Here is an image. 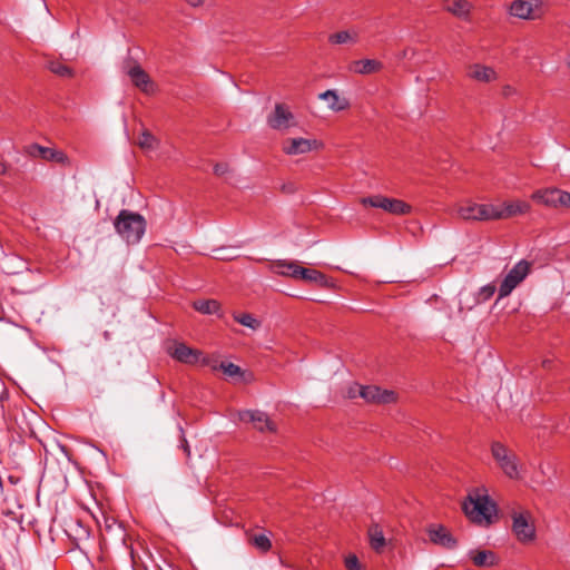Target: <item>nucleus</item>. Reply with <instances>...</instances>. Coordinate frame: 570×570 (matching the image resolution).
Here are the masks:
<instances>
[{
    "instance_id": "11",
    "label": "nucleus",
    "mask_w": 570,
    "mask_h": 570,
    "mask_svg": "<svg viewBox=\"0 0 570 570\" xmlns=\"http://www.w3.org/2000/svg\"><path fill=\"white\" fill-rule=\"evenodd\" d=\"M456 212L464 220H492L493 205L466 202L461 204Z\"/></svg>"
},
{
    "instance_id": "13",
    "label": "nucleus",
    "mask_w": 570,
    "mask_h": 570,
    "mask_svg": "<svg viewBox=\"0 0 570 570\" xmlns=\"http://www.w3.org/2000/svg\"><path fill=\"white\" fill-rule=\"evenodd\" d=\"M240 422H250L254 428L259 432H275L276 425L272 422L268 415L259 410H244L237 413Z\"/></svg>"
},
{
    "instance_id": "15",
    "label": "nucleus",
    "mask_w": 570,
    "mask_h": 570,
    "mask_svg": "<svg viewBox=\"0 0 570 570\" xmlns=\"http://www.w3.org/2000/svg\"><path fill=\"white\" fill-rule=\"evenodd\" d=\"M429 539L432 543L445 549H454L458 546L456 539L441 524H431L428 528Z\"/></svg>"
},
{
    "instance_id": "16",
    "label": "nucleus",
    "mask_w": 570,
    "mask_h": 570,
    "mask_svg": "<svg viewBox=\"0 0 570 570\" xmlns=\"http://www.w3.org/2000/svg\"><path fill=\"white\" fill-rule=\"evenodd\" d=\"M564 190L558 188L539 189L532 194V199L549 207H564Z\"/></svg>"
},
{
    "instance_id": "4",
    "label": "nucleus",
    "mask_w": 570,
    "mask_h": 570,
    "mask_svg": "<svg viewBox=\"0 0 570 570\" xmlns=\"http://www.w3.org/2000/svg\"><path fill=\"white\" fill-rule=\"evenodd\" d=\"M491 453L502 472L509 479H520V464L517 455L508 450V448L500 443L493 442L491 445Z\"/></svg>"
},
{
    "instance_id": "25",
    "label": "nucleus",
    "mask_w": 570,
    "mask_h": 570,
    "mask_svg": "<svg viewBox=\"0 0 570 570\" xmlns=\"http://www.w3.org/2000/svg\"><path fill=\"white\" fill-rule=\"evenodd\" d=\"M358 41V32L354 29L342 30L332 33L328 37V42L332 45H355Z\"/></svg>"
},
{
    "instance_id": "36",
    "label": "nucleus",
    "mask_w": 570,
    "mask_h": 570,
    "mask_svg": "<svg viewBox=\"0 0 570 570\" xmlns=\"http://www.w3.org/2000/svg\"><path fill=\"white\" fill-rule=\"evenodd\" d=\"M214 171H215L216 175L223 176V175H225L228 171V166L225 165V164H217L214 167Z\"/></svg>"
},
{
    "instance_id": "42",
    "label": "nucleus",
    "mask_w": 570,
    "mask_h": 570,
    "mask_svg": "<svg viewBox=\"0 0 570 570\" xmlns=\"http://www.w3.org/2000/svg\"><path fill=\"white\" fill-rule=\"evenodd\" d=\"M564 198V207H570V193L566 191V195H563Z\"/></svg>"
},
{
    "instance_id": "20",
    "label": "nucleus",
    "mask_w": 570,
    "mask_h": 570,
    "mask_svg": "<svg viewBox=\"0 0 570 570\" xmlns=\"http://www.w3.org/2000/svg\"><path fill=\"white\" fill-rule=\"evenodd\" d=\"M271 269L273 273L282 276L292 277L294 279L299 278V269H302V266H299L297 263L286 259H279L273 263L271 266Z\"/></svg>"
},
{
    "instance_id": "18",
    "label": "nucleus",
    "mask_w": 570,
    "mask_h": 570,
    "mask_svg": "<svg viewBox=\"0 0 570 570\" xmlns=\"http://www.w3.org/2000/svg\"><path fill=\"white\" fill-rule=\"evenodd\" d=\"M466 76L479 82H491L497 79V72L492 67L481 63H472L468 67Z\"/></svg>"
},
{
    "instance_id": "33",
    "label": "nucleus",
    "mask_w": 570,
    "mask_h": 570,
    "mask_svg": "<svg viewBox=\"0 0 570 570\" xmlns=\"http://www.w3.org/2000/svg\"><path fill=\"white\" fill-rule=\"evenodd\" d=\"M48 68L51 72H53L60 77H72L73 76L72 70L68 66H66L59 61H51L48 65Z\"/></svg>"
},
{
    "instance_id": "27",
    "label": "nucleus",
    "mask_w": 570,
    "mask_h": 570,
    "mask_svg": "<svg viewBox=\"0 0 570 570\" xmlns=\"http://www.w3.org/2000/svg\"><path fill=\"white\" fill-rule=\"evenodd\" d=\"M298 279H303V281H306L309 283L320 284L322 286H325L327 284V278L324 274H322L321 272H318L316 269L305 268V267H302V269H299V278Z\"/></svg>"
},
{
    "instance_id": "28",
    "label": "nucleus",
    "mask_w": 570,
    "mask_h": 570,
    "mask_svg": "<svg viewBox=\"0 0 570 570\" xmlns=\"http://www.w3.org/2000/svg\"><path fill=\"white\" fill-rule=\"evenodd\" d=\"M368 539L371 548L374 551L381 552L383 550L385 546V538L379 525H372L368 529Z\"/></svg>"
},
{
    "instance_id": "29",
    "label": "nucleus",
    "mask_w": 570,
    "mask_h": 570,
    "mask_svg": "<svg viewBox=\"0 0 570 570\" xmlns=\"http://www.w3.org/2000/svg\"><path fill=\"white\" fill-rule=\"evenodd\" d=\"M194 308L206 315L217 314L219 312V303L215 299L196 301Z\"/></svg>"
},
{
    "instance_id": "14",
    "label": "nucleus",
    "mask_w": 570,
    "mask_h": 570,
    "mask_svg": "<svg viewBox=\"0 0 570 570\" xmlns=\"http://www.w3.org/2000/svg\"><path fill=\"white\" fill-rule=\"evenodd\" d=\"M530 208V204L524 200L504 203L501 206L493 205L492 220L527 214Z\"/></svg>"
},
{
    "instance_id": "21",
    "label": "nucleus",
    "mask_w": 570,
    "mask_h": 570,
    "mask_svg": "<svg viewBox=\"0 0 570 570\" xmlns=\"http://www.w3.org/2000/svg\"><path fill=\"white\" fill-rule=\"evenodd\" d=\"M383 69V63L375 59H361L353 61L350 70L357 75H371Z\"/></svg>"
},
{
    "instance_id": "5",
    "label": "nucleus",
    "mask_w": 570,
    "mask_h": 570,
    "mask_svg": "<svg viewBox=\"0 0 570 570\" xmlns=\"http://www.w3.org/2000/svg\"><path fill=\"white\" fill-rule=\"evenodd\" d=\"M364 206L383 209L392 215H406L411 213L412 207L405 202L396 198H389L382 195L364 197L361 199Z\"/></svg>"
},
{
    "instance_id": "37",
    "label": "nucleus",
    "mask_w": 570,
    "mask_h": 570,
    "mask_svg": "<svg viewBox=\"0 0 570 570\" xmlns=\"http://www.w3.org/2000/svg\"><path fill=\"white\" fill-rule=\"evenodd\" d=\"M514 94H515V89H514L512 86H510V85H505V86H503V88H502V95H503L504 97H507V98H508V97L513 96Z\"/></svg>"
},
{
    "instance_id": "1",
    "label": "nucleus",
    "mask_w": 570,
    "mask_h": 570,
    "mask_svg": "<svg viewBox=\"0 0 570 570\" xmlns=\"http://www.w3.org/2000/svg\"><path fill=\"white\" fill-rule=\"evenodd\" d=\"M465 515L474 523L489 525L497 514V507L485 490H474L463 503Z\"/></svg>"
},
{
    "instance_id": "6",
    "label": "nucleus",
    "mask_w": 570,
    "mask_h": 570,
    "mask_svg": "<svg viewBox=\"0 0 570 570\" xmlns=\"http://www.w3.org/2000/svg\"><path fill=\"white\" fill-rule=\"evenodd\" d=\"M269 128L278 131H287L297 126V120L291 108L285 104H276L266 118Z\"/></svg>"
},
{
    "instance_id": "3",
    "label": "nucleus",
    "mask_w": 570,
    "mask_h": 570,
    "mask_svg": "<svg viewBox=\"0 0 570 570\" xmlns=\"http://www.w3.org/2000/svg\"><path fill=\"white\" fill-rule=\"evenodd\" d=\"M510 517L512 520L511 530L517 540L523 544L533 542L537 538L533 514L525 509H512Z\"/></svg>"
},
{
    "instance_id": "35",
    "label": "nucleus",
    "mask_w": 570,
    "mask_h": 570,
    "mask_svg": "<svg viewBox=\"0 0 570 570\" xmlns=\"http://www.w3.org/2000/svg\"><path fill=\"white\" fill-rule=\"evenodd\" d=\"M494 292L495 287L493 285H487L481 288V294L483 295L484 298H489L494 294Z\"/></svg>"
},
{
    "instance_id": "44",
    "label": "nucleus",
    "mask_w": 570,
    "mask_h": 570,
    "mask_svg": "<svg viewBox=\"0 0 570 570\" xmlns=\"http://www.w3.org/2000/svg\"><path fill=\"white\" fill-rule=\"evenodd\" d=\"M6 173V166L4 164L0 163V175Z\"/></svg>"
},
{
    "instance_id": "10",
    "label": "nucleus",
    "mask_w": 570,
    "mask_h": 570,
    "mask_svg": "<svg viewBox=\"0 0 570 570\" xmlns=\"http://www.w3.org/2000/svg\"><path fill=\"white\" fill-rule=\"evenodd\" d=\"M529 263L520 261L507 274L499 288V297H505L525 278L529 273Z\"/></svg>"
},
{
    "instance_id": "9",
    "label": "nucleus",
    "mask_w": 570,
    "mask_h": 570,
    "mask_svg": "<svg viewBox=\"0 0 570 570\" xmlns=\"http://www.w3.org/2000/svg\"><path fill=\"white\" fill-rule=\"evenodd\" d=\"M542 0H513L509 6V14L521 20H537L542 17Z\"/></svg>"
},
{
    "instance_id": "43",
    "label": "nucleus",
    "mask_w": 570,
    "mask_h": 570,
    "mask_svg": "<svg viewBox=\"0 0 570 570\" xmlns=\"http://www.w3.org/2000/svg\"><path fill=\"white\" fill-rule=\"evenodd\" d=\"M8 480H9V482H10L11 484H17V483L19 482V478L13 476V475H10V476L8 478Z\"/></svg>"
},
{
    "instance_id": "22",
    "label": "nucleus",
    "mask_w": 570,
    "mask_h": 570,
    "mask_svg": "<svg viewBox=\"0 0 570 570\" xmlns=\"http://www.w3.org/2000/svg\"><path fill=\"white\" fill-rule=\"evenodd\" d=\"M321 100L326 101L327 107L333 111H342L350 107V102L345 97H341L336 90H326L318 95Z\"/></svg>"
},
{
    "instance_id": "34",
    "label": "nucleus",
    "mask_w": 570,
    "mask_h": 570,
    "mask_svg": "<svg viewBox=\"0 0 570 570\" xmlns=\"http://www.w3.org/2000/svg\"><path fill=\"white\" fill-rule=\"evenodd\" d=\"M345 567L347 570H365L355 554L345 558Z\"/></svg>"
},
{
    "instance_id": "31",
    "label": "nucleus",
    "mask_w": 570,
    "mask_h": 570,
    "mask_svg": "<svg viewBox=\"0 0 570 570\" xmlns=\"http://www.w3.org/2000/svg\"><path fill=\"white\" fill-rule=\"evenodd\" d=\"M138 145L140 148H142L145 150H154L157 147L158 141H157L156 137L153 136L150 132L144 131L138 137Z\"/></svg>"
},
{
    "instance_id": "7",
    "label": "nucleus",
    "mask_w": 570,
    "mask_h": 570,
    "mask_svg": "<svg viewBox=\"0 0 570 570\" xmlns=\"http://www.w3.org/2000/svg\"><path fill=\"white\" fill-rule=\"evenodd\" d=\"M168 353L178 362L194 365L200 363L202 365H210V358L203 356L202 352L187 346L180 342H174L168 347Z\"/></svg>"
},
{
    "instance_id": "23",
    "label": "nucleus",
    "mask_w": 570,
    "mask_h": 570,
    "mask_svg": "<svg viewBox=\"0 0 570 570\" xmlns=\"http://www.w3.org/2000/svg\"><path fill=\"white\" fill-rule=\"evenodd\" d=\"M29 153L35 157H41L46 160H53L57 163H63L67 158L66 155L60 150L42 147L37 144L30 146Z\"/></svg>"
},
{
    "instance_id": "30",
    "label": "nucleus",
    "mask_w": 570,
    "mask_h": 570,
    "mask_svg": "<svg viewBox=\"0 0 570 570\" xmlns=\"http://www.w3.org/2000/svg\"><path fill=\"white\" fill-rule=\"evenodd\" d=\"M213 370H222L227 376L234 377L242 374V368L234 363L220 362L218 365L210 358V365Z\"/></svg>"
},
{
    "instance_id": "26",
    "label": "nucleus",
    "mask_w": 570,
    "mask_h": 570,
    "mask_svg": "<svg viewBox=\"0 0 570 570\" xmlns=\"http://www.w3.org/2000/svg\"><path fill=\"white\" fill-rule=\"evenodd\" d=\"M248 542L258 551L265 553L271 550L272 541L265 533H248Z\"/></svg>"
},
{
    "instance_id": "8",
    "label": "nucleus",
    "mask_w": 570,
    "mask_h": 570,
    "mask_svg": "<svg viewBox=\"0 0 570 570\" xmlns=\"http://www.w3.org/2000/svg\"><path fill=\"white\" fill-rule=\"evenodd\" d=\"M323 148V144L317 139L303 137L286 138L282 142V151L287 156L305 155Z\"/></svg>"
},
{
    "instance_id": "40",
    "label": "nucleus",
    "mask_w": 570,
    "mask_h": 570,
    "mask_svg": "<svg viewBox=\"0 0 570 570\" xmlns=\"http://www.w3.org/2000/svg\"><path fill=\"white\" fill-rule=\"evenodd\" d=\"M181 448H183L184 452L187 454V456H189L190 455V450H189V445L187 443V440L185 438L181 441Z\"/></svg>"
},
{
    "instance_id": "2",
    "label": "nucleus",
    "mask_w": 570,
    "mask_h": 570,
    "mask_svg": "<svg viewBox=\"0 0 570 570\" xmlns=\"http://www.w3.org/2000/svg\"><path fill=\"white\" fill-rule=\"evenodd\" d=\"M115 228L127 244H137L145 234L146 220L137 213L122 209L115 220Z\"/></svg>"
},
{
    "instance_id": "32",
    "label": "nucleus",
    "mask_w": 570,
    "mask_h": 570,
    "mask_svg": "<svg viewBox=\"0 0 570 570\" xmlns=\"http://www.w3.org/2000/svg\"><path fill=\"white\" fill-rule=\"evenodd\" d=\"M234 320L243 326L249 327L256 331L261 326V322L253 315L244 313L234 316Z\"/></svg>"
},
{
    "instance_id": "17",
    "label": "nucleus",
    "mask_w": 570,
    "mask_h": 570,
    "mask_svg": "<svg viewBox=\"0 0 570 570\" xmlns=\"http://www.w3.org/2000/svg\"><path fill=\"white\" fill-rule=\"evenodd\" d=\"M127 75L132 83L144 92L153 91V82L146 71L139 65H128Z\"/></svg>"
},
{
    "instance_id": "39",
    "label": "nucleus",
    "mask_w": 570,
    "mask_h": 570,
    "mask_svg": "<svg viewBox=\"0 0 570 570\" xmlns=\"http://www.w3.org/2000/svg\"><path fill=\"white\" fill-rule=\"evenodd\" d=\"M410 53L414 55V51L412 49H404L403 51L400 52L399 58H407Z\"/></svg>"
},
{
    "instance_id": "41",
    "label": "nucleus",
    "mask_w": 570,
    "mask_h": 570,
    "mask_svg": "<svg viewBox=\"0 0 570 570\" xmlns=\"http://www.w3.org/2000/svg\"><path fill=\"white\" fill-rule=\"evenodd\" d=\"M186 1L191 7H199L204 3V0H186Z\"/></svg>"
},
{
    "instance_id": "38",
    "label": "nucleus",
    "mask_w": 570,
    "mask_h": 570,
    "mask_svg": "<svg viewBox=\"0 0 570 570\" xmlns=\"http://www.w3.org/2000/svg\"><path fill=\"white\" fill-rule=\"evenodd\" d=\"M355 385H356V384H353V385H352V386H350V389H348L347 395H348V397H351V399H354V397H356V396H360V395H358L357 390L355 389Z\"/></svg>"
},
{
    "instance_id": "24",
    "label": "nucleus",
    "mask_w": 570,
    "mask_h": 570,
    "mask_svg": "<svg viewBox=\"0 0 570 570\" xmlns=\"http://www.w3.org/2000/svg\"><path fill=\"white\" fill-rule=\"evenodd\" d=\"M469 558L476 567L489 568L498 563V558L494 552L490 550H471Z\"/></svg>"
},
{
    "instance_id": "19",
    "label": "nucleus",
    "mask_w": 570,
    "mask_h": 570,
    "mask_svg": "<svg viewBox=\"0 0 570 570\" xmlns=\"http://www.w3.org/2000/svg\"><path fill=\"white\" fill-rule=\"evenodd\" d=\"M443 8L453 16L466 20L472 10V4L468 0H443Z\"/></svg>"
},
{
    "instance_id": "45",
    "label": "nucleus",
    "mask_w": 570,
    "mask_h": 570,
    "mask_svg": "<svg viewBox=\"0 0 570 570\" xmlns=\"http://www.w3.org/2000/svg\"><path fill=\"white\" fill-rule=\"evenodd\" d=\"M566 65L570 69V55L566 58Z\"/></svg>"
},
{
    "instance_id": "12",
    "label": "nucleus",
    "mask_w": 570,
    "mask_h": 570,
    "mask_svg": "<svg viewBox=\"0 0 570 570\" xmlns=\"http://www.w3.org/2000/svg\"><path fill=\"white\" fill-rule=\"evenodd\" d=\"M355 389L358 392V395L364 399L368 403L376 404H389L395 401L396 396L393 391L382 390L375 385H361L356 384Z\"/></svg>"
}]
</instances>
